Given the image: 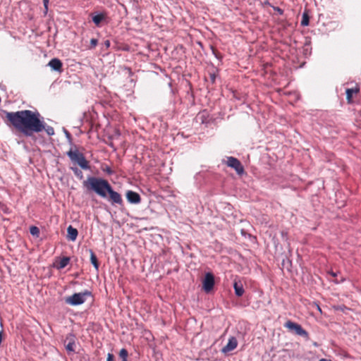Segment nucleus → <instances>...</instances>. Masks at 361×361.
<instances>
[{
  "instance_id": "f257e3e1",
  "label": "nucleus",
  "mask_w": 361,
  "mask_h": 361,
  "mask_svg": "<svg viewBox=\"0 0 361 361\" xmlns=\"http://www.w3.org/2000/svg\"><path fill=\"white\" fill-rule=\"evenodd\" d=\"M6 118L13 127L26 137H32L34 133L45 130L48 135H54V129L47 126L44 118L37 111L22 110L7 112Z\"/></svg>"
},
{
  "instance_id": "f03ea898",
  "label": "nucleus",
  "mask_w": 361,
  "mask_h": 361,
  "mask_svg": "<svg viewBox=\"0 0 361 361\" xmlns=\"http://www.w3.org/2000/svg\"><path fill=\"white\" fill-rule=\"evenodd\" d=\"M83 187L87 190L93 191L102 198H107L109 195V200L112 204H123V200L121 195L114 191L109 183L102 178L94 176H88L85 180L82 182Z\"/></svg>"
},
{
  "instance_id": "7ed1b4c3",
  "label": "nucleus",
  "mask_w": 361,
  "mask_h": 361,
  "mask_svg": "<svg viewBox=\"0 0 361 361\" xmlns=\"http://www.w3.org/2000/svg\"><path fill=\"white\" fill-rule=\"evenodd\" d=\"M66 154L73 163L77 164L82 169H90L88 161L85 159L84 154L78 150L76 146L71 147L66 152Z\"/></svg>"
},
{
  "instance_id": "20e7f679",
  "label": "nucleus",
  "mask_w": 361,
  "mask_h": 361,
  "mask_svg": "<svg viewBox=\"0 0 361 361\" xmlns=\"http://www.w3.org/2000/svg\"><path fill=\"white\" fill-rule=\"evenodd\" d=\"M90 292L88 290H85L82 293H74L73 295L66 298L65 302L66 303L73 306L80 305L85 302L87 296H90Z\"/></svg>"
},
{
  "instance_id": "39448f33",
  "label": "nucleus",
  "mask_w": 361,
  "mask_h": 361,
  "mask_svg": "<svg viewBox=\"0 0 361 361\" xmlns=\"http://www.w3.org/2000/svg\"><path fill=\"white\" fill-rule=\"evenodd\" d=\"M284 326L290 331H294L295 334L304 337L306 340L309 339L308 332L305 331L299 324L293 322L291 321H288Z\"/></svg>"
},
{
  "instance_id": "423d86ee",
  "label": "nucleus",
  "mask_w": 361,
  "mask_h": 361,
  "mask_svg": "<svg viewBox=\"0 0 361 361\" xmlns=\"http://www.w3.org/2000/svg\"><path fill=\"white\" fill-rule=\"evenodd\" d=\"M226 164L228 166L235 169L238 174H243L244 173V168L240 161L233 157L227 158Z\"/></svg>"
},
{
  "instance_id": "0eeeda50",
  "label": "nucleus",
  "mask_w": 361,
  "mask_h": 361,
  "mask_svg": "<svg viewBox=\"0 0 361 361\" xmlns=\"http://www.w3.org/2000/svg\"><path fill=\"white\" fill-rule=\"evenodd\" d=\"M214 286V275L212 273L208 272L205 274L204 279L202 281V288L206 293H209L213 289Z\"/></svg>"
},
{
  "instance_id": "6e6552de",
  "label": "nucleus",
  "mask_w": 361,
  "mask_h": 361,
  "mask_svg": "<svg viewBox=\"0 0 361 361\" xmlns=\"http://www.w3.org/2000/svg\"><path fill=\"white\" fill-rule=\"evenodd\" d=\"M238 343L236 338L234 336H231L228 338L227 344L224 348H222L221 353L225 355L228 354L231 351L235 350L237 348Z\"/></svg>"
},
{
  "instance_id": "1a4fd4ad",
  "label": "nucleus",
  "mask_w": 361,
  "mask_h": 361,
  "mask_svg": "<svg viewBox=\"0 0 361 361\" xmlns=\"http://www.w3.org/2000/svg\"><path fill=\"white\" fill-rule=\"evenodd\" d=\"M126 198L131 204H138L141 201L140 195L132 190H128L126 192Z\"/></svg>"
},
{
  "instance_id": "9d476101",
  "label": "nucleus",
  "mask_w": 361,
  "mask_h": 361,
  "mask_svg": "<svg viewBox=\"0 0 361 361\" xmlns=\"http://www.w3.org/2000/svg\"><path fill=\"white\" fill-rule=\"evenodd\" d=\"M48 66L51 68L52 71H58L61 73L62 69V62L57 58L52 59L48 63Z\"/></svg>"
},
{
  "instance_id": "9b49d317",
  "label": "nucleus",
  "mask_w": 361,
  "mask_h": 361,
  "mask_svg": "<svg viewBox=\"0 0 361 361\" xmlns=\"http://www.w3.org/2000/svg\"><path fill=\"white\" fill-rule=\"evenodd\" d=\"M78 230L73 228L72 226H69L67 228V238L69 240L75 241L78 237Z\"/></svg>"
},
{
  "instance_id": "f8f14e48",
  "label": "nucleus",
  "mask_w": 361,
  "mask_h": 361,
  "mask_svg": "<svg viewBox=\"0 0 361 361\" xmlns=\"http://www.w3.org/2000/svg\"><path fill=\"white\" fill-rule=\"evenodd\" d=\"M233 288L235 290V294L238 297H240L244 293V288L243 285L241 281H235L233 283Z\"/></svg>"
},
{
  "instance_id": "ddd939ff",
  "label": "nucleus",
  "mask_w": 361,
  "mask_h": 361,
  "mask_svg": "<svg viewBox=\"0 0 361 361\" xmlns=\"http://www.w3.org/2000/svg\"><path fill=\"white\" fill-rule=\"evenodd\" d=\"M66 339L69 341L68 343L65 345L66 350L68 352H74L75 346L74 336L70 335L68 337H67Z\"/></svg>"
},
{
  "instance_id": "4468645a",
  "label": "nucleus",
  "mask_w": 361,
  "mask_h": 361,
  "mask_svg": "<svg viewBox=\"0 0 361 361\" xmlns=\"http://www.w3.org/2000/svg\"><path fill=\"white\" fill-rule=\"evenodd\" d=\"M359 90H360V89L357 87H356L355 88H350V89H347L346 90V91H345V92H346V99H347L348 103H351L352 102L353 95L354 94H357L359 92Z\"/></svg>"
},
{
  "instance_id": "2eb2a0df",
  "label": "nucleus",
  "mask_w": 361,
  "mask_h": 361,
  "mask_svg": "<svg viewBox=\"0 0 361 361\" xmlns=\"http://www.w3.org/2000/svg\"><path fill=\"white\" fill-rule=\"evenodd\" d=\"M104 18L105 16L102 13L97 14L95 16H93L92 18L93 23L97 27H100L101 23L104 20Z\"/></svg>"
},
{
  "instance_id": "dca6fc26",
  "label": "nucleus",
  "mask_w": 361,
  "mask_h": 361,
  "mask_svg": "<svg viewBox=\"0 0 361 361\" xmlns=\"http://www.w3.org/2000/svg\"><path fill=\"white\" fill-rule=\"evenodd\" d=\"M69 262V257H64L59 260V263L56 264V268L58 269H62L68 264Z\"/></svg>"
},
{
  "instance_id": "f3484780",
  "label": "nucleus",
  "mask_w": 361,
  "mask_h": 361,
  "mask_svg": "<svg viewBox=\"0 0 361 361\" xmlns=\"http://www.w3.org/2000/svg\"><path fill=\"white\" fill-rule=\"evenodd\" d=\"M90 261L96 270L99 269V262L97 261V258L92 250H90Z\"/></svg>"
},
{
  "instance_id": "a211bd4d",
  "label": "nucleus",
  "mask_w": 361,
  "mask_h": 361,
  "mask_svg": "<svg viewBox=\"0 0 361 361\" xmlns=\"http://www.w3.org/2000/svg\"><path fill=\"white\" fill-rule=\"evenodd\" d=\"M71 170L73 172L74 175L79 178L80 180H82L83 178V173L80 169H79L77 167H71Z\"/></svg>"
},
{
  "instance_id": "6ab92c4d",
  "label": "nucleus",
  "mask_w": 361,
  "mask_h": 361,
  "mask_svg": "<svg viewBox=\"0 0 361 361\" xmlns=\"http://www.w3.org/2000/svg\"><path fill=\"white\" fill-rule=\"evenodd\" d=\"M128 353L126 349L122 348L119 352V356L122 359V361H128L127 357Z\"/></svg>"
},
{
  "instance_id": "aec40b11",
  "label": "nucleus",
  "mask_w": 361,
  "mask_h": 361,
  "mask_svg": "<svg viewBox=\"0 0 361 361\" xmlns=\"http://www.w3.org/2000/svg\"><path fill=\"white\" fill-rule=\"evenodd\" d=\"M309 16L307 13L302 14V18L301 20V25L302 26H307L309 25Z\"/></svg>"
},
{
  "instance_id": "412c9836",
  "label": "nucleus",
  "mask_w": 361,
  "mask_h": 361,
  "mask_svg": "<svg viewBox=\"0 0 361 361\" xmlns=\"http://www.w3.org/2000/svg\"><path fill=\"white\" fill-rule=\"evenodd\" d=\"M30 233L33 235H38L39 233V230L37 227L36 226H32L30 229Z\"/></svg>"
},
{
  "instance_id": "4be33fe9",
  "label": "nucleus",
  "mask_w": 361,
  "mask_h": 361,
  "mask_svg": "<svg viewBox=\"0 0 361 361\" xmlns=\"http://www.w3.org/2000/svg\"><path fill=\"white\" fill-rule=\"evenodd\" d=\"M98 44V40L97 39H92L90 40V49L94 48Z\"/></svg>"
},
{
  "instance_id": "5701e85b",
  "label": "nucleus",
  "mask_w": 361,
  "mask_h": 361,
  "mask_svg": "<svg viewBox=\"0 0 361 361\" xmlns=\"http://www.w3.org/2000/svg\"><path fill=\"white\" fill-rule=\"evenodd\" d=\"M114 356L111 353H108L106 361H114Z\"/></svg>"
},
{
  "instance_id": "b1692460",
  "label": "nucleus",
  "mask_w": 361,
  "mask_h": 361,
  "mask_svg": "<svg viewBox=\"0 0 361 361\" xmlns=\"http://www.w3.org/2000/svg\"><path fill=\"white\" fill-rule=\"evenodd\" d=\"M49 1V0H43V4L46 9L48 8Z\"/></svg>"
},
{
  "instance_id": "393cba45",
  "label": "nucleus",
  "mask_w": 361,
  "mask_h": 361,
  "mask_svg": "<svg viewBox=\"0 0 361 361\" xmlns=\"http://www.w3.org/2000/svg\"><path fill=\"white\" fill-rule=\"evenodd\" d=\"M319 361H331V360L325 359V358H322V359L319 360Z\"/></svg>"
},
{
  "instance_id": "a878e982",
  "label": "nucleus",
  "mask_w": 361,
  "mask_h": 361,
  "mask_svg": "<svg viewBox=\"0 0 361 361\" xmlns=\"http://www.w3.org/2000/svg\"><path fill=\"white\" fill-rule=\"evenodd\" d=\"M105 44H106V47H109V45H110V42H109V41H106V42H105Z\"/></svg>"
},
{
  "instance_id": "bb28decb",
  "label": "nucleus",
  "mask_w": 361,
  "mask_h": 361,
  "mask_svg": "<svg viewBox=\"0 0 361 361\" xmlns=\"http://www.w3.org/2000/svg\"><path fill=\"white\" fill-rule=\"evenodd\" d=\"M334 277L336 276V274L334 273V272H331L330 273Z\"/></svg>"
},
{
  "instance_id": "cd10ccee",
  "label": "nucleus",
  "mask_w": 361,
  "mask_h": 361,
  "mask_svg": "<svg viewBox=\"0 0 361 361\" xmlns=\"http://www.w3.org/2000/svg\"><path fill=\"white\" fill-rule=\"evenodd\" d=\"M66 135L68 137H70V134L68 132L66 133Z\"/></svg>"
},
{
  "instance_id": "c85d7f7f",
  "label": "nucleus",
  "mask_w": 361,
  "mask_h": 361,
  "mask_svg": "<svg viewBox=\"0 0 361 361\" xmlns=\"http://www.w3.org/2000/svg\"><path fill=\"white\" fill-rule=\"evenodd\" d=\"M108 173H111V171L109 169H107Z\"/></svg>"
},
{
  "instance_id": "c756f323",
  "label": "nucleus",
  "mask_w": 361,
  "mask_h": 361,
  "mask_svg": "<svg viewBox=\"0 0 361 361\" xmlns=\"http://www.w3.org/2000/svg\"><path fill=\"white\" fill-rule=\"evenodd\" d=\"M212 80H214V76H212Z\"/></svg>"
}]
</instances>
